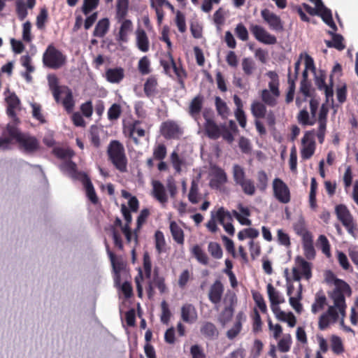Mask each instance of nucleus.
<instances>
[{"label": "nucleus", "mask_w": 358, "mask_h": 358, "mask_svg": "<svg viewBox=\"0 0 358 358\" xmlns=\"http://www.w3.org/2000/svg\"><path fill=\"white\" fill-rule=\"evenodd\" d=\"M333 304L329 305L327 299L322 292H318L315 296L311 305V313L318 315V328L320 330L326 329L331 324L336 323L341 317V323L346 315L347 305L345 300L343 303H336L332 301Z\"/></svg>", "instance_id": "f257e3e1"}, {"label": "nucleus", "mask_w": 358, "mask_h": 358, "mask_svg": "<svg viewBox=\"0 0 358 358\" xmlns=\"http://www.w3.org/2000/svg\"><path fill=\"white\" fill-rule=\"evenodd\" d=\"M7 131L9 137L0 138V148H10L14 140L19 144L20 149L24 152H32L38 148V141L35 137L21 134L15 127L10 125L8 126Z\"/></svg>", "instance_id": "f03ea898"}, {"label": "nucleus", "mask_w": 358, "mask_h": 358, "mask_svg": "<svg viewBox=\"0 0 358 358\" xmlns=\"http://www.w3.org/2000/svg\"><path fill=\"white\" fill-rule=\"evenodd\" d=\"M328 112V106L326 103H323L320 108L317 119L314 116L310 117L306 110H301L298 116L299 122L304 125H313L317 121L318 130L317 137L320 143H322L324 140Z\"/></svg>", "instance_id": "7ed1b4c3"}, {"label": "nucleus", "mask_w": 358, "mask_h": 358, "mask_svg": "<svg viewBox=\"0 0 358 358\" xmlns=\"http://www.w3.org/2000/svg\"><path fill=\"white\" fill-rule=\"evenodd\" d=\"M325 281L329 285L333 286L332 289L328 291V296L337 304L343 303V300L351 295L352 290L350 285L344 280L337 278L331 271L326 272Z\"/></svg>", "instance_id": "20e7f679"}, {"label": "nucleus", "mask_w": 358, "mask_h": 358, "mask_svg": "<svg viewBox=\"0 0 358 358\" xmlns=\"http://www.w3.org/2000/svg\"><path fill=\"white\" fill-rule=\"evenodd\" d=\"M266 76L268 78V88L260 92V97L266 106L273 107L277 105L278 99L280 96L279 76L273 71H268Z\"/></svg>", "instance_id": "39448f33"}, {"label": "nucleus", "mask_w": 358, "mask_h": 358, "mask_svg": "<svg viewBox=\"0 0 358 358\" xmlns=\"http://www.w3.org/2000/svg\"><path fill=\"white\" fill-rule=\"evenodd\" d=\"M107 153L112 164L121 172L127 171V159L123 145L118 141H111Z\"/></svg>", "instance_id": "423d86ee"}, {"label": "nucleus", "mask_w": 358, "mask_h": 358, "mask_svg": "<svg viewBox=\"0 0 358 358\" xmlns=\"http://www.w3.org/2000/svg\"><path fill=\"white\" fill-rule=\"evenodd\" d=\"M233 176L236 185H238L242 192L248 196H254L257 191L255 181L247 177L243 167L234 165L233 167Z\"/></svg>", "instance_id": "0eeeda50"}, {"label": "nucleus", "mask_w": 358, "mask_h": 358, "mask_svg": "<svg viewBox=\"0 0 358 358\" xmlns=\"http://www.w3.org/2000/svg\"><path fill=\"white\" fill-rule=\"evenodd\" d=\"M43 64L52 69L62 68L66 62V57L52 45H48L43 55Z\"/></svg>", "instance_id": "6e6552de"}, {"label": "nucleus", "mask_w": 358, "mask_h": 358, "mask_svg": "<svg viewBox=\"0 0 358 358\" xmlns=\"http://www.w3.org/2000/svg\"><path fill=\"white\" fill-rule=\"evenodd\" d=\"M121 211L126 223L122 226L121 220L120 218H117L115 221V225L121 227L122 232L124 235L127 243H131L132 241H134L135 245H136L138 242L137 232L131 231L129 228V224L132 220L130 212L124 204L122 205Z\"/></svg>", "instance_id": "1a4fd4ad"}, {"label": "nucleus", "mask_w": 358, "mask_h": 358, "mask_svg": "<svg viewBox=\"0 0 358 358\" xmlns=\"http://www.w3.org/2000/svg\"><path fill=\"white\" fill-rule=\"evenodd\" d=\"M293 278L299 281L302 278L308 280L311 278V265L303 257L297 256L295 258V265L292 268Z\"/></svg>", "instance_id": "9d476101"}, {"label": "nucleus", "mask_w": 358, "mask_h": 358, "mask_svg": "<svg viewBox=\"0 0 358 358\" xmlns=\"http://www.w3.org/2000/svg\"><path fill=\"white\" fill-rule=\"evenodd\" d=\"M274 197L282 203H287L291 200L290 190L287 184L280 178H275L272 182Z\"/></svg>", "instance_id": "9b49d317"}, {"label": "nucleus", "mask_w": 358, "mask_h": 358, "mask_svg": "<svg viewBox=\"0 0 358 358\" xmlns=\"http://www.w3.org/2000/svg\"><path fill=\"white\" fill-rule=\"evenodd\" d=\"M316 143L315 131H307L301 139V157L303 160L309 159L315 153Z\"/></svg>", "instance_id": "f8f14e48"}, {"label": "nucleus", "mask_w": 358, "mask_h": 358, "mask_svg": "<svg viewBox=\"0 0 358 358\" xmlns=\"http://www.w3.org/2000/svg\"><path fill=\"white\" fill-rule=\"evenodd\" d=\"M303 7L311 15H319L320 16L323 21L331 28L333 29L334 31H336V26L333 20L331 11L329 9H320L315 6V8H312L307 3H303Z\"/></svg>", "instance_id": "ddd939ff"}, {"label": "nucleus", "mask_w": 358, "mask_h": 358, "mask_svg": "<svg viewBox=\"0 0 358 358\" xmlns=\"http://www.w3.org/2000/svg\"><path fill=\"white\" fill-rule=\"evenodd\" d=\"M210 176L209 185L213 189L221 190L222 186L227 181L226 173L223 169L217 166H213L211 168Z\"/></svg>", "instance_id": "4468645a"}, {"label": "nucleus", "mask_w": 358, "mask_h": 358, "mask_svg": "<svg viewBox=\"0 0 358 358\" xmlns=\"http://www.w3.org/2000/svg\"><path fill=\"white\" fill-rule=\"evenodd\" d=\"M140 122L137 120L129 122L124 124L123 131L125 136L132 138L135 143L138 144V137L145 135V131L141 127Z\"/></svg>", "instance_id": "2eb2a0df"}, {"label": "nucleus", "mask_w": 358, "mask_h": 358, "mask_svg": "<svg viewBox=\"0 0 358 358\" xmlns=\"http://www.w3.org/2000/svg\"><path fill=\"white\" fill-rule=\"evenodd\" d=\"M151 268L152 264L150 257L145 254L143 257V269L145 277L143 278L142 272L140 271L138 275L136 276L135 279L138 295L140 297H141L143 295V286L141 285V281L144 282L145 280L151 278Z\"/></svg>", "instance_id": "dca6fc26"}, {"label": "nucleus", "mask_w": 358, "mask_h": 358, "mask_svg": "<svg viewBox=\"0 0 358 358\" xmlns=\"http://www.w3.org/2000/svg\"><path fill=\"white\" fill-rule=\"evenodd\" d=\"M250 30L255 38L262 43L273 45L277 42L275 36L271 34L264 27L259 25L251 26Z\"/></svg>", "instance_id": "f3484780"}, {"label": "nucleus", "mask_w": 358, "mask_h": 358, "mask_svg": "<svg viewBox=\"0 0 358 358\" xmlns=\"http://www.w3.org/2000/svg\"><path fill=\"white\" fill-rule=\"evenodd\" d=\"M7 104V114L13 119L16 118L17 112L20 110V101L17 95L7 90L4 92Z\"/></svg>", "instance_id": "a211bd4d"}, {"label": "nucleus", "mask_w": 358, "mask_h": 358, "mask_svg": "<svg viewBox=\"0 0 358 358\" xmlns=\"http://www.w3.org/2000/svg\"><path fill=\"white\" fill-rule=\"evenodd\" d=\"M117 21L120 25L116 36V40L120 43H127L134 29L133 23L129 19L117 20Z\"/></svg>", "instance_id": "6ab92c4d"}, {"label": "nucleus", "mask_w": 358, "mask_h": 358, "mask_svg": "<svg viewBox=\"0 0 358 358\" xmlns=\"http://www.w3.org/2000/svg\"><path fill=\"white\" fill-rule=\"evenodd\" d=\"M261 15L271 29L276 31H280L283 29L280 17L274 13L266 8L261 11Z\"/></svg>", "instance_id": "aec40b11"}, {"label": "nucleus", "mask_w": 358, "mask_h": 358, "mask_svg": "<svg viewBox=\"0 0 358 358\" xmlns=\"http://www.w3.org/2000/svg\"><path fill=\"white\" fill-rule=\"evenodd\" d=\"M107 253L110 257V260L114 271V282L115 285H120L121 281V275L127 274V271L124 268V264L117 261L115 255L110 250L108 245L106 244Z\"/></svg>", "instance_id": "412c9836"}, {"label": "nucleus", "mask_w": 358, "mask_h": 358, "mask_svg": "<svg viewBox=\"0 0 358 358\" xmlns=\"http://www.w3.org/2000/svg\"><path fill=\"white\" fill-rule=\"evenodd\" d=\"M217 220L223 226L226 232L230 235L234 234L235 229L231 224L233 218L229 211L224 210L222 207L220 208L217 210Z\"/></svg>", "instance_id": "4be33fe9"}, {"label": "nucleus", "mask_w": 358, "mask_h": 358, "mask_svg": "<svg viewBox=\"0 0 358 358\" xmlns=\"http://www.w3.org/2000/svg\"><path fill=\"white\" fill-rule=\"evenodd\" d=\"M161 132L166 138H178L182 133L180 127L173 121L164 122L161 126Z\"/></svg>", "instance_id": "5701e85b"}, {"label": "nucleus", "mask_w": 358, "mask_h": 358, "mask_svg": "<svg viewBox=\"0 0 358 358\" xmlns=\"http://www.w3.org/2000/svg\"><path fill=\"white\" fill-rule=\"evenodd\" d=\"M224 292V287L220 280H216L210 287L208 292V298L216 308L220 303Z\"/></svg>", "instance_id": "b1692460"}, {"label": "nucleus", "mask_w": 358, "mask_h": 358, "mask_svg": "<svg viewBox=\"0 0 358 358\" xmlns=\"http://www.w3.org/2000/svg\"><path fill=\"white\" fill-rule=\"evenodd\" d=\"M238 210H233L232 214L241 225L250 226L251 220L248 218L250 216V210L248 207L239 203L237 206Z\"/></svg>", "instance_id": "393cba45"}, {"label": "nucleus", "mask_w": 358, "mask_h": 358, "mask_svg": "<svg viewBox=\"0 0 358 358\" xmlns=\"http://www.w3.org/2000/svg\"><path fill=\"white\" fill-rule=\"evenodd\" d=\"M315 85H317V88L323 91L325 96H326V104L327 105L329 102L333 103L334 102V90H333V83L332 80H330V84L327 85L325 83L324 78L321 77H316L315 78Z\"/></svg>", "instance_id": "a878e982"}, {"label": "nucleus", "mask_w": 358, "mask_h": 358, "mask_svg": "<svg viewBox=\"0 0 358 358\" xmlns=\"http://www.w3.org/2000/svg\"><path fill=\"white\" fill-rule=\"evenodd\" d=\"M152 196L162 205L164 206L168 201V195L164 185L158 181L153 180L152 182Z\"/></svg>", "instance_id": "bb28decb"}, {"label": "nucleus", "mask_w": 358, "mask_h": 358, "mask_svg": "<svg viewBox=\"0 0 358 358\" xmlns=\"http://www.w3.org/2000/svg\"><path fill=\"white\" fill-rule=\"evenodd\" d=\"M135 35L136 45L138 49L143 52H148L150 50V41L145 30L138 27L136 30Z\"/></svg>", "instance_id": "cd10ccee"}, {"label": "nucleus", "mask_w": 358, "mask_h": 358, "mask_svg": "<svg viewBox=\"0 0 358 358\" xmlns=\"http://www.w3.org/2000/svg\"><path fill=\"white\" fill-rule=\"evenodd\" d=\"M302 242L305 256L308 259H313L315 256V250L312 234L308 231H305L302 235Z\"/></svg>", "instance_id": "c85d7f7f"}, {"label": "nucleus", "mask_w": 358, "mask_h": 358, "mask_svg": "<svg viewBox=\"0 0 358 358\" xmlns=\"http://www.w3.org/2000/svg\"><path fill=\"white\" fill-rule=\"evenodd\" d=\"M144 282L145 283V289L147 290L148 295L150 298H151L154 294L155 287H157L161 293L166 292V287L162 278L155 276L152 280L150 278Z\"/></svg>", "instance_id": "c756f323"}, {"label": "nucleus", "mask_w": 358, "mask_h": 358, "mask_svg": "<svg viewBox=\"0 0 358 358\" xmlns=\"http://www.w3.org/2000/svg\"><path fill=\"white\" fill-rule=\"evenodd\" d=\"M266 289L271 303V309H273V306H279L280 304L285 301L283 294L271 284L267 285Z\"/></svg>", "instance_id": "7c9ffc66"}, {"label": "nucleus", "mask_w": 358, "mask_h": 358, "mask_svg": "<svg viewBox=\"0 0 358 358\" xmlns=\"http://www.w3.org/2000/svg\"><path fill=\"white\" fill-rule=\"evenodd\" d=\"M224 126H218L211 119H206L205 130L209 138L213 139L218 138L221 136L222 131L224 130Z\"/></svg>", "instance_id": "2f4dec72"}, {"label": "nucleus", "mask_w": 358, "mask_h": 358, "mask_svg": "<svg viewBox=\"0 0 358 358\" xmlns=\"http://www.w3.org/2000/svg\"><path fill=\"white\" fill-rule=\"evenodd\" d=\"M236 303V298L235 295H231L229 297V304L226 306L223 311L219 316L220 322L224 326L231 319L234 308V306Z\"/></svg>", "instance_id": "473e14b6"}, {"label": "nucleus", "mask_w": 358, "mask_h": 358, "mask_svg": "<svg viewBox=\"0 0 358 358\" xmlns=\"http://www.w3.org/2000/svg\"><path fill=\"white\" fill-rule=\"evenodd\" d=\"M203 97L201 95L196 96L190 102L188 108V113L196 121L198 120L203 107Z\"/></svg>", "instance_id": "72a5a7b5"}, {"label": "nucleus", "mask_w": 358, "mask_h": 358, "mask_svg": "<svg viewBox=\"0 0 358 358\" xmlns=\"http://www.w3.org/2000/svg\"><path fill=\"white\" fill-rule=\"evenodd\" d=\"M80 180L82 182L84 188L85 189L86 195L89 200L93 203L98 202V198L96 196L94 188L90 180V178L86 174H80Z\"/></svg>", "instance_id": "f704fd0d"}, {"label": "nucleus", "mask_w": 358, "mask_h": 358, "mask_svg": "<svg viewBox=\"0 0 358 358\" xmlns=\"http://www.w3.org/2000/svg\"><path fill=\"white\" fill-rule=\"evenodd\" d=\"M182 320L187 323L192 324L197 319V313L192 304L186 303L181 308Z\"/></svg>", "instance_id": "c9c22d12"}, {"label": "nucleus", "mask_w": 358, "mask_h": 358, "mask_svg": "<svg viewBox=\"0 0 358 358\" xmlns=\"http://www.w3.org/2000/svg\"><path fill=\"white\" fill-rule=\"evenodd\" d=\"M61 170L73 179L80 180V174H85L83 172H78L76 169V164L70 159L64 160L60 165Z\"/></svg>", "instance_id": "e433bc0d"}, {"label": "nucleus", "mask_w": 358, "mask_h": 358, "mask_svg": "<svg viewBox=\"0 0 358 358\" xmlns=\"http://www.w3.org/2000/svg\"><path fill=\"white\" fill-rule=\"evenodd\" d=\"M124 72L122 68H110L106 70V79L110 83H119L124 78Z\"/></svg>", "instance_id": "4c0bfd02"}, {"label": "nucleus", "mask_w": 358, "mask_h": 358, "mask_svg": "<svg viewBox=\"0 0 358 358\" xmlns=\"http://www.w3.org/2000/svg\"><path fill=\"white\" fill-rule=\"evenodd\" d=\"M335 210L338 219L342 222L343 226L349 224L350 222L354 221L351 213L345 205H338Z\"/></svg>", "instance_id": "58836bf2"}, {"label": "nucleus", "mask_w": 358, "mask_h": 358, "mask_svg": "<svg viewBox=\"0 0 358 358\" xmlns=\"http://www.w3.org/2000/svg\"><path fill=\"white\" fill-rule=\"evenodd\" d=\"M36 4V0H27V5L24 0H16V10L19 18L22 20H24L28 13L27 7L31 9Z\"/></svg>", "instance_id": "ea45409f"}, {"label": "nucleus", "mask_w": 358, "mask_h": 358, "mask_svg": "<svg viewBox=\"0 0 358 358\" xmlns=\"http://www.w3.org/2000/svg\"><path fill=\"white\" fill-rule=\"evenodd\" d=\"M169 229L173 240L179 245L184 243V232L179 224L175 221H171Z\"/></svg>", "instance_id": "a19ab883"}, {"label": "nucleus", "mask_w": 358, "mask_h": 358, "mask_svg": "<svg viewBox=\"0 0 358 358\" xmlns=\"http://www.w3.org/2000/svg\"><path fill=\"white\" fill-rule=\"evenodd\" d=\"M110 27V22L108 18L100 20L95 26L93 35L96 37L102 38L108 32Z\"/></svg>", "instance_id": "79ce46f5"}, {"label": "nucleus", "mask_w": 358, "mask_h": 358, "mask_svg": "<svg viewBox=\"0 0 358 358\" xmlns=\"http://www.w3.org/2000/svg\"><path fill=\"white\" fill-rule=\"evenodd\" d=\"M190 252L200 264L203 265L208 264L209 258L200 245H193L190 248Z\"/></svg>", "instance_id": "37998d69"}, {"label": "nucleus", "mask_w": 358, "mask_h": 358, "mask_svg": "<svg viewBox=\"0 0 358 358\" xmlns=\"http://www.w3.org/2000/svg\"><path fill=\"white\" fill-rule=\"evenodd\" d=\"M251 112L256 118L264 117L266 113V104L259 101H254L251 104Z\"/></svg>", "instance_id": "c03bdc74"}, {"label": "nucleus", "mask_w": 358, "mask_h": 358, "mask_svg": "<svg viewBox=\"0 0 358 358\" xmlns=\"http://www.w3.org/2000/svg\"><path fill=\"white\" fill-rule=\"evenodd\" d=\"M278 349L281 352H287L290 350L292 344V338L289 334H285L278 338Z\"/></svg>", "instance_id": "a18cd8bd"}, {"label": "nucleus", "mask_w": 358, "mask_h": 358, "mask_svg": "<svg viewBox=\"0 0 358 358\" xmlns=\"http://www.w3.org/2000/svg\"><path fill=\"white\" fill-rule=\"evenodd\" d=\"M336 31H329L330 34L332 35V41H326V44L329 48H335L338 50H342L345 48V45L343 43V38L340 34H334Z\"/></svg>", "instance_id": "49530a36"}, {"label": "nucleus", "mask_w": 358, "mask_h": 358, "mask_svg": "<svg viewBox=\"0 0 358 358\" xmlns=\"http://www.w3.org/2000/svg\"><path fill=\"white\" fill-rule=\"evenodd\" d=\"M72 91L66 86L54 88V98L57 102H62L63 100L72 94Z\"/></svg>", "instance_id": "de8ad7c7"}, {"label": "nucleus", "mask_w": 358, "mask_h": 358, "mask_svg": "<svg viewBox=\"0 0 358 358\" xmlns=\"http://www.w3.org/2000/svg\"><path fill=\"white\" fill-rule=\"evenodd\" d=\"M157 82L154 77L148 78L144 84V92L147 96H154L157 93Z\"/></svg>", "instance_id": "09e8293b"}, {"label": "nucleus", "mask_w": 358, "mask_h": 358, "mask_svg": "<svg viewBox=\"0 0 358 358\" xmlns=\"http://www.w3.org/2000/svg\"><path fill=\"white\" fill-rule=\"evenodd\" d=\"M128 0H118L116 6V19L124 20L128 12Z\"/></svg>", "instance_id": "8fccbe9b"}, {"label": "nucleus", "mask_w": 358, "mask_h": 358, "mask_svg": "<svg viewBox=\"0 0 358 358\" xmlns=\"http://www.w3.org/2000/svg\"><path fill=\"white\" fill-rule=\"evenodd\" d=\"M201 333L208 338H216L218 331L216 327L211 322H206L201 328Z\"/></svg>", "instance_id": "3c124183"}, {"label": "nucleus", "mask_w": 358, "mask_h": 358, "mask_svg": "<svg viewBox=\"0 0 358 358\" xmlns=\"http://www.w3.org/2000/svg\"><path fill=\"white\" fill-rule=\"evenodd\" d=\"M208 251L214 259H220L222 257L223 252L222 248L216 242H210L208 243Z\"/></svg>", "instance_id": "603ef678"}, {"label": "nucleus", "mask_w": 358, "mask_h": 358, "mask_svg": "<svg viewBox=\"0 0 358 358\" xmlns=\"http://www.w3.org/2000/svg\"><path fill=\"white\" fill-rule=\"evenodd\" d=\"M53 152L57 157L65 160L70 159L74 155L73 151L69 148H55Z\"/></svg>", "instance_id": "864d4df0"}, {"label": "nucleus", "mask_w": 358, "mask_h": 358, "mask_svg": "<svg viewBox=\"0 0 358 358\" xmlns=\"http://www.w3.org/2000/svg\"><path fill=\"white\" fill-rule=\"evenodd\" d=\"M174 22L178 27V31L180 33H184L186 31L187 26L185 16L182 12L179 10L176 11Z\"/></svg>", "instance_id": "5fc2aeb1"}, {"label": "nucleus", "mask_w": 358, "mask_h": 358, "mask_svg": "<svg viewBox=\"0 0 358 358\" xmlns=\"http://www.w3.org/2000/svg\"><path fill=\"white\" fill-rule=\"evenodd\" d=\"M317 244L327 257H331L330 244L324 235H320L318 237Z\"/></svg>", "instance_id": "6e6d98bb"}, {"label": "nucleus", "mask_w": 358, "mask_h": 358, "mask_svg": "<svg viewBox=\"0 0 358 358\" xmlns=\"http://www.w3.org/2000/svg\"><path fill=\"white\" fill-rule=\"evenodd\" d=\"M331 348L336 355H340L344 351L343 342L340 337L335 335L331 336Z\"/></svg>", "instance_id": "4d7b16f0"}, {"label": "nucleus", "mask_w": 358, "mask_h": 358, "mask_svg": "<svg viewBox=\"0 0 358 358\" xmlns=\"http://www.w3.org/2000/svg\"><path fill=\"white\" fill-rule=\"evenodd\" d=\"M188 199L192 203H197L199 201V186L197 182L194 180L192 182Z\"/></svg>", "instance_id": "13d9d810"}, {"label": "nucleus", "mask_w": 358, "mask_h": 358, "mask_svg": "<svg viewBox=\"0 0 358 358\" xmlns=\"http://www.w3.org/2000/svg\"><path fill=\"white\" fill-rule=\"evenodd\" d=\"M31 113L34 118L37 120L40 123H45V119L42 113V109L40 104L37 103H31Z\"/></svg>", "instance_id": "bf43d9fd"}, {"label": "nucleus", "mask_w": 358, "mask_h": 358, "mask_svg": "<svg viewBox=\"0 0 358 358\" xmlns=\"http://www.w3.org/2000/svg\"><path fill=\"white\" fill-rule=\"evenodd\" d=\"M215 106L217 113L223 117H226L229 115V110L227 103L219 96L215 98Z\"/></svg>", "instance_id": "052dcab7"}, {"label": "nucleus", "mask_w": 358, "mask_h": 358, "mask_svg": "<svg viewBox=\"0 0 358 358\" xmlns=\"http://www.w3.org/2000/svg\"><path fill=\"white\" fill-rule=\"evenodd\" d=\"M167 57L168 60H162L161 64L163 66L165 73L171 76L172 69L174 68L175 62L170 51H167Z\"/></svg>", "instance_id": "680f3d73"}, {"label": "nucleus", "mask_w": 358, "mask_h": 358, "mask_svg": "<svg viewBox=\"0 0 358 358\" xmlns=\"http://www.w3.org/2000/svg\"><path fill=\"white\" fill-rule=\"evenodd\" d=\"M259 231L253 228L244 229L238 232V238L240 241H243L246 238H255L259 236Z\"/></svg>", "instance_id": "e2e57ef3"}, {"label": "nucleus", "mask_w": 358, "mask_h": 358, "mask_svg": "<svg viewBox=\"0 0 358 358\" xmlns=\"http://www.w3.org/2000/svg\"><path fill=\"white\" fill-rule=\"evenodd\" d=\"M155 248L158 253H162L165 250V239L163 233L157 231L155 235Z\"/></svg>", "instance_id": "0e129e2a"}, {"label": "nucleus", "mask_w": 358, "mask_h": 358, "mask_svg": "<svg viewBox=\"0 0 358 358\" xmlns=\"http://www.w3.org/2000/svg\"><path fill=\"white\" fill-rule=\"evenodd\" d=\"M166 155V148L162 143H158L153 148V157L157 160H163Z\"/></svg>", "instance_id": "69168bd1"}, {"label": "nucleus", "mask_w": 358, "mask_h": 358, "mask_svg": "<svg viewBox=\"0 0 358 358\" xmlns=\"http://www.w3.org/2000/svg\"><path fill=\"white\" fill-rule=\"evenodd\" d=\"M242 68L247 76L251 75L256 69L255 63L251 58H244L242 60Z\"/></svg>", "instance_id": "338daca9"}, {"label": "nucleus", "mask_w": 358, "mask_h": 358, "mask_svg": "<svg viewBox=\"0 0 358 358\" xmlns=\"http://www.w3.org/2000/svg\"><path fill=\"white\" fill-rule=\"evenodd\" d=\"M253 299L255 302L256 306L260 310L262 313H267V306L262 295L258 292L252 294Z\"/></svg>", "instance_id": "774afa93"}]
</instances>
